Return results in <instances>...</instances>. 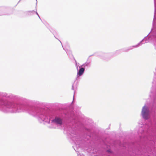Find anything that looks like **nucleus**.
Listing matches in <instances>:
<instances>
[{
	"label": "nucleus",
	"instance_id": "f03ea898",
	"mask_svg": "<svg viewBox=\"0 0 156 156\" xmlns=\"http://www.w3.org/2000/svg\"><path fill=\"white\" fill-rule=\"evenodd\" d=\"M84 71V69L83 68H82L80 69L78 72V74L79 76H81L83 73Z\"/></svg>",
	"mask_w": 156,
	"mask_h": 156
},
{
	"label": "nucleus",
	"instance_id": "7ed1b4c3",
	"mask_svg": "<svg viewBox=\"0 0 156 156\" xmlns=\"http://www.w3.org/2000/svg\"><path fill=\"white\" fill-rule=\"evenodd\" d=\"M55 122L59 125H61L62 124V120L61 119L59 118H56L55 119Z\"/></svg>",
	"mask_w": 156,
	"mask_h": 156
},
{
	"label": "nucleus",
	"instance_id": "f257e3e1",
	"mask_svg": "<svg viewBox=\"0 0 156 156\" xmlns=\"http://www.w3.org/2000/svg\"><path fill=\"white\" fill-rule=\"evenodd\" d=\"M142 115L144 119H147L148 118V111L147 108L144 106L142 111Z\"/></svg>",
	"mask_w": 156,
	"mask_h": 156
}]
</instances>
